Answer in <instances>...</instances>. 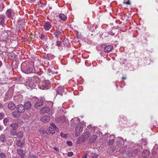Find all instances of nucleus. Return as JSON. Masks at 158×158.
<instances>
[{
  "instance_id": "f257e3e1",
  "label": "nucleus",
  "mask_w": 158,
  "mask_h": 158,
  "mask_svg": "<svg viewBox=\"0 0 158 158\" xmlns=\"http://www.w3.org/2000/svg\"><path fill=\"white\" fill-rule=\"evenodd\" d=\"M26 65L27 64L26 62H23L21 65V68L23 70L24 72L26 73H29L32 72V68L29 67L28 66Z\"/></svg>"
},
{
  "instance_id": "f03ea898",
  "label": "nucleus",
  "mask_w": 158,
  "mask_h": 158,
  "mask_svg": "<svg viewBox=\"0 0 158 158\" xmlns=\"http://www.w3.org/2000/svg\"><path fill=\"white\" fill-rule=\"evenodd\" d=\"M82 129L83 126L82 124L81 123L78 124L75 129L76 135H78L80 133L82 132Z\"/></svg>"
},
{
  "instance_id": "7ed1b4c3",
  "label": "nucleus",
  "mask_w": 158,
  "mask_h": 158,
  "mask_svg": "<svg viewBox=\"0 0 158 158\" xmlns=\"http://www.w3.org/2000/svg\"><path fill=\"white\" fill-rule=\"evenodd\" d=\"M33 99L36 102L34 106L35 108H38L39 107L42 105L43 103L42 100H39L36 97H34Z\"/></svg>"
},
{
  "instance_id": "20e7f679",
  "label": "nucleus",
  "mask_w": 158,
  "mask_h": 158,
  "mask_svg": "<svg viewBox=\"0 0 158 158\" xmlns=\"http://www.w3.org/2000/svg\"><path fill=\"white\" fill-rule=\"evenodd\" d=\"M17 110L19 113H23L25 112V108L24 106L22 104H20L18 106Z\"/></svg>"
},
{
  "instance_id": "39448f33",
  "label": "nucleus",
  "mask_w": 158,
  "mask_h": 158,
  "mask_svg": "<svg viewBox=\"0 0 158 158\" xmlns=\"http://www.w3.org/2000/svg\"><path fill=\"white\" fill-rule=\"evenodd\" d=\"M65 90H66V89H64L63 87H59L56 90V93L57 94H60L62 95L63 93L64 92Z\"/></svg>"
},
{
  "instance_id": "423d86ee",
  "label": "nucleus",
  "mask_w": 158,
  "mask_h": 158,
  "mask_svg": "<svg viewBox=\"0 0 158 158\" xmlns=\"http://www.w3.org/2000/svg\"><path fill=\"white\" fill-rule=\"evenodd\" d=\"M51 23L48 22H46L44 23V28L46 31H48L51 28Z\"/></svg>"
},
{
  "instance_id": "0eeeda50",
  "label": "nucleus",
  "mask_w": 158,
  "mask_h": 158,
  "mask_svg": "<svg viewBox=\"0 0 158 158\" xmlns=\"http://www.w3.org/2000/svg\"><path fill=\"white\" fill-rule=\"evenodd\" d=\"M40 120L43 122H48L50 120V117L48 116H45L40 118Z\"/></svg>"
},
{
  "instance_id": "6e6552de",
  "label": "nucleus",
  "mask_w": 158,
  "mask_h": 158,
  "mask_svg": "<svg viewBox=\"0 0 158 158\" xmlns=\"http://www.w3.org/2000/svg\"><path fill=\"white\" fill-rule=\"evenodd\" d=\"M49 108L48 107H45L42 108L40 110V113L41 114L48 113L49 111Z\"/></svg>"
},
{
  "instance_id": "1a4fd4ad",
  "label": "nucleus",
  "mask_w": 158,
  "mask_h": 158,
  "mask_svg": "<svg viewBox=\"0 0 158 158\" xmlns=\"http://www.w3.org/2000/svg\"><path fill=\"white\" fill-rule=\"evenodd\" d=\"M113 48V46L111 45H109L106 46L104 48V51L106 52H111Z\"/></svg>"
},
{
  "instance_id": "9d476101",
  "label": "nucleus",
  "mask_w": 158,
  "mask_h": 158,
  "mask_svg": "<svg viewBox=\"0 0 158 158\" xmlns=\"http://www.w3.org/2000/svg\"><path fill=\"white\" fill-rule=\"evenodd\" d=\"M24 107L26 110L30 109L31 106V104L29 101L26 102L24 104Z\"/></svg>"
},
{
  "instance_id": "9b49d317",
  "label": "nucleus",
  "mask_w": 158,
  "mask_h": 158,
  "mask_svg": "<svg viewBox=\"0 0 158 158\" xmlns=\"http://www.w3.org/2000/svg\"><path fill=\"white\" fill-rule=\"evenodd\" d=\"M12 114L13 117L15 118H19L20 116V113H19L18 110L13 112L12 113Z\"/></svg>"
},
{
  "instance_id": "f8f14e48",
  "label": "nucleus",
  "mask_w": 158,
  "mask_h": 158,
  "mask_svg": "<svg viewBox=\"0 0 158 158\" xmlns=\"http://www.w3.org/2000/svg\"><path fill=\"white\" fill-rule=\"evenodd\" d=\"M61 31H60L58 29H56L54 33L56 37L58 38L59 36L62 35Z\"/></svg>"
},
{
  "instance_id": "ddd939ff",
  "label": "nucleus",
  "mask_w": 158,
  "mask_h": 158,
  "mask_svg": "<svg viewBox=\"0 0 158 158\" xmlns=\"http://www.w3.org/2000/svg\"><path fill=\"white\" fill-rule=\"evenodd\" d=\"M49 82L47 81H45L40 83V85H42L44 87H46L48 86L49 85Z\"/></svg>"
},
{
  "instance_id": "4468645a",
  "label": "nucleus",
  "mask_w": 158,
  "mask_h": 158,
  "mask_svg": "<svg viewBox=\"0 0 158 158\" xmlns=\"http://www.w3.org/2000/svg\"><path fill=\"white\" fill-rule=\"evenodd\" d=\"M17 152L18 154L21 156V157L23 158L24 157V153L23 151L21 149H18L17 150Z\"/></svg>"
},
{
  "instance_id": "2eb2a0df",
  "label": "nucleus",
  "mask_w": 158,
  "mask_h": 158,
  "mask_svg": "<svg viewBox=\"0 0 158 158\" xmlns=\"http://www.w3.org/2000/svg\"><path fill=\"white\" fill-rule=\"evenodd\" d=\"M5 16L2 15H0V25L3 26L4 24Z\"/></svg>"
},
{
  "instance_id": "dca6fc26",
  "label": "nucleus",
  "mask_w": 158,
  "mask_h": 158,
  "mask_svg": "<svg viewBox=\"0 0 158 158\" xmlns=\"http://www.w3.org/2000/svg\"><path fill=\"white\" fill-rule=\"evenodd\" d=\"M97 138V136L96 135H92L89 140L90 143H93L95 141Z\"/></svg>"
},
{
  "instance_id": "f3484780",
  "label": "nucleus",
  "mask_w": 158,
  "mask_h": 158,
  "mask_svg": "<svg viewBox=\"0 0 158 158\" xmlns=\"http://www.w3.org/2000/svg\"><path fill=\"white\" fill-rule=\"evenodd\" d=\"M75 121H76V123L79 122L80 121V119L78 118H76L72 119L71 121V124L72 126L74 125L76 123V122H74Z\"/></svg>"
},
{
  "instance_id": "a211bd4d",
  "label": "nucleus",
  "mask_w": 158,
  "mask_h": 158,
  "mask_svg": "<svg viewBox=\"0 0 158 158\" xmlns=\"http://www.w3.org/2000/svg\"><path fill=\"white\" fill-rule=\"evenodd\" d=\"M18 125L17 123L13 124L10 125V129L11 131L13 130H16L18 127Z\"/></svg>"
},
{
  "instance_id": "6ab92c4d",
  "label": "nucleus",
  "mask_w": 158,
  "mask_h": 158,
  "mask_svg": "<svg viewBox=\"0 0 158 158\" xmlns=\"http://www.w3.org/2000/svg\"><path fill=\"white\" fill-rule=\"evenodd\" d=\"M59 18L64 21H65L67 19L66 16L63 14H60L59 15Z\"/></svg>"
},
{
  "instance_id": "aec40b11",
  "label": "nucleus",
  "mask_w": 158,
  "mask_h": 158,
  "mask_svg": "<svg viewBox=\"0 0 158 158\" xmlns=\"http://www.w3.org/2000/svg\"><path fill=\"white\" fill-rule=\"evenodd\" d=\"M39 132L43 136H46L47 135V132L45 130L42 129H40Z\"/></svg>"
},
{
  "instance_id": "412c9836",
  "label": "nucleus",
  "mask_w": 158,
  "mask_h": 158,
  "mask_svg": "<svg viewBox=\"0 0 158 158\" xmlns=\"http://www.w3.org/2000/svg\"><path fill=\"white\" fill-rule=\"evenodd\" d=\"M27 84L28 86L31 88H34L35 87V85L32 81L28 82V84L27 83Z\"/></svg>"
},
{
  "instance_id": "4be33fe9",
  "label": "nucleus",
  "mask_w": 158,
  "mask_h": 158,
  "mask_svg": "<svg viewBox=\"0 0 158 158\" xmlns=\"http://www.w3.org/2000/svg\"><path fill=\"white\" fill-rule=\"evenodd\" d=\"M15 13L13 10L10 9V18L12 19H15Z\"/></svg>"
},
{
  "instance_id": "5701e85b",
  "label": "nucleus",
  "mask_w": 158,
  "mask_h": 158,
  "mask_svg": "<svg viewBox=\"0 0 158 158\" xmlns=\"http://www.w3.org/2000/svg\"><path fill=\"white\" fill-rule=\"evenodd\" d=\"M56 121L59 123H62L64 121V118L63 117H58L56 119Z\"/></svg>"
},
{
  "instance_id": "b1692460",
  "label": "nucleus",
  "mask_w": 158,
  "mask_h": 158,
  "mask_svg": "<svg viewBox=\"0 0 158 158\" xmlns=\"http://www.w3.org/2000/svg\"><path fill=\"white\" fill-rule=\"evenodd\" d=\"M11 134L13 135H15V134H14L13 133H12ZM16 135H17V136L19 138H21L23 136V132H18L16 134Z\"/></svg>"
},
{
  "instance_id": "393cba45",
  "label": "nucleus",
  "mask_w": 158,
  "mask_h": 158,
  "mask_svg": "<svg viewBox=\"0 0 158 158\" xmlns=\"http://www.w3.org/2000/svg\"><path fill=\"white\" fill-rule=\"evenodd\" d=\"M3 122L4 125L6 126L8 125L9 123V119L7 118H5L3 120Z\"/></svg>"
},
{
  "instance_id": "a878e982",
  "label": "nucleus",
  "mask_w": 158,
  "mask_h": 158,
  "mask_svg": "<svg viewBox=\"0 0 158 158\" xmlns=\"http://www.w3.org/2000/svg\"><path fill=\"white\" fill-rule=\"evenodd\" d=\"M63 44L64 46L67 47L69 45V41L67 39L65 40L63 42Z\"/></svg>"
},
{
  "instance_id": "bb28decb",
  "label": "nucleus",
  "mask_w": 158,
  "mask_h": 158,
  "mask_svg": "<svg viewBox=\"0 0 158 158\" xmlns=\"http://www.w3.org/2000/svg\"><path fill=\"white\" fill-rule=\"evenodd\" d=\"M49 131L50 133L52 134H54L55 133L54 128L52 127H49Z\"/></svg>"
},
{
  "instance_id": "cd10ccee",
  "label": "nucleus",
  "mask_w": 158,
  "mask_h": 158,
  "mask_svg": "<svg viewBox=\"0 0 158 158\" xmlns=\"http://www.w3.org/2000/svg\"><path fill=\"white\" fill-rule=\"evenodd\" d=\"M98 155L96 153H92L91 155V158H98Z\"/></svg>"
},
{
  "instance_id": "c85d7f7f",
  "label": "nucleus",
  "mask_w": 158,
  "mask_h": 158,
  "mask_svg": "<svg viewBox=\"0 0 158 158\" xmlns=\"http://www.w3.org/2000/svg\"><path fill=\"white\" fill-rule=\"evenodd\" d=\"M114 140L113 139H110L109 140V141L108 142L107 144L109 145H112L114 142Z\"/></svg>"
},
{
  "instance_id": "c756f323",
  "label": "nucleus",
  "mask_w": 158,
  "mask_h": 158,
  "mask_svg": "<svg viewBox=\"0 0 158 158\" xmlns=\"http://www.w3.org/2000/svg\"><path fill=\"white\" fill-rule=\"evenodd\" d=\"M15 108V105L14 103L10 102V110H13Z\"/></svg>"
},
{
  "instance_id": "7c9ffc66",
  "label": "nucleus",
  "mask_w": 158,
  "mask_h": 158,
  "mask_svg": "<svg viewBox=\"0 0 158 158\" xmlns=\"http://www.w3.org/2000/svg\"><path fill=\"white\" fill-rule=\"evenodd\" d=\"M0 140L2 142H5L6 140V138L4 135H1L0 137Z\"/></svg>"
},
{
  "instance_id": "2f4dec72",
  "label": "nucleus",
  "mask_w": 158,
  "mask_h": 158,
  "mask_svg": "<svg viewBox=\"0 0 158 158\" xmlns=\"http://www.w3.org/2000/svg\"><path fill=\"white\" fill-rule=\"evenodd\" d=\"M16 144L17 146L20 147L22 145V143L21 141L19 140L17 141Z\"/></svg>"
},
{
  "instance_id": "473e14b6",
  "label": "nucleus",
  "mask_w": 158,
  "mask_h": 158,
  "mask_svg": "<svg viewBox=\"0 0 158 158\" xmlns=\"http://www.w3.org/2000/svg\"><path fill=\"white\" fill-rule=\"evenodd\" d=\"M61 44H62V42L59 40H57L56 42V45H57V46H60L61 45Z\"/></svg>"
},
{
  "instance_id": "72a5a7b5",
  "label": "nucleus",
  "mask_w": 158,
  "mask_h": 158,
  "mask_svg": "<svg viewBox=\"0 0 158 158\" xmlns=\"http://www.w3.org/2000/svg\"><path fill=\"white\" fill-rule=\"evenodd\" d=\"M6 15L9 17H10V10L9 9H8L6 11Z\"/></svg>"
},
{
  "instance_id": "f704fd0d",
  "label": "nucleus",
  "mask_w": 158,
  "mask_h": 158,
  "mask_svg": "<svg viewBox=\"0 0 158 158\" xmlns=\"http://www.w3.org/2000/svg\"><path fill=\"white\" fill-rule=\"evenodd\" d=\"M10 56H11V59H12L15 58L16 55L13 53H10Z\"/></svg>"
},
{
  "instance_id": "c9c22d12",
  "label": "nucleus",
  "mask_w": 158,
  "mask_h": 158,
  "mask_svg": "<svg viewBox=\"0 0 158 158\" xmlns=\"http://www.w3.org/2000/svg\"><path fill=\"white\" fill-rule=\"evenodd\" d=\"M51 126L53 128H54L56 130H57L58 129L57 128V127H56V125L53 123H52L51 124Z\"/></svg>"
},
{
  "instance_id": "e433bc0d",
  "label": "nucleus",
  "mask_w": 158,
  "mask_h": 158,
  "mask_svg": "<svg viewBox=\"0 0 158 158\" xmlns=\"http://www.w3.org/2000/svg\"><path fill=\"white\" fill-rule=\"evenodd\" d=\"M0 156L1 158H6V156L5 154L3 153H1L0 154Z\"/></svg>"
},
{
  "instance_id": "4c0bfd02",
  "label": "nucleus",
  "mask_w": 158,
  "mask_h": 158,
  "mask_svg": "<svg viewBox=\"0 0 158 158\" xmlns=\"http://www.w3.org/2000/svg\"><path fill=\"white\" fill-rule=\"evenodd\" d=\"M123 3L124 4H126L128 5H130L131 4V2L129 0H128L126 2H123Z\"/></svg>"
},
{
  "instance_id": "58836bf2",
  "label": "nucleus",
  "mask_w": 158,
  "mask_h": 158,
  "mask_svg": "<svg viewBox=\"0 0 158 158\" xmlns=\"http://www.w3.org/2000/svg\"><path fill=\"white\" fill-rule=\"evenodd\" d=\"M73 153L72 152H69L68 153L67 155L69 157H71L73 155Z\"/></svg>"
},
{
  "instance_id": "ea45409f",
  "label": "nucleus",
  "mask_w": 158,
  "mask_h": 158,
  "mask_svg": "<svg viewBox=\"0 0 158 158\" xmlns=\"http://www.w3.org/2000/svg\"><path fill=\"white\" fill-rule=\"evenodd\" d=\"M4 117V115L3 113H0V119H2Z\"/></svg>"
},
{
  "instance_id": "a19ab883",
  "label": "nucleus",
  "mask_w": 158,
  "mask_h": 158,
  "mask_svg": "<svg viewBox=\"0 0 158 158\" xmlns=\"http://www.w3.org/2000/svg\"><path fill=\"white\" fill-rule=\"evenodd\" d=\"M61 136L64 138H67V135L66 134H64V133H61Z\"/></svg>"
},
{
  "instance_id": "79ce46f5",
  "label": "nucleus",
  "mask_w": 158,
  "mask_h": 158,
  "mask_svg": "<svg viewBox=\"0 0 158 158\" xmlns=\"http://www.w3.org/2000/svg\"><path fill=\"white\" fill-rule=\"evenodd\" d=\"M85 136H86L87 135L88 136L87 137L88 138L90 136V134L89 132H86L85 133Z\"/></svg>"
},
{
  "instance_id": "37998d69",
  "label": "nucleus",
  "mask_w": 158,
  "mask_h": 158,
  "mask_svg": "<svg viewBox=\"0 0 158 158\" xmlns=\"http://www.w3.org/2000/svg\"><path fill=\"white\" fill-rule=\"evenodd\" d=\"M67 144L69 146H71L72 144V143L71 141H69L67 142Z\"/></svg>"
},
{
  "instance_id": "c03bdc74",
  "label": "nucleus",
  "mask_w": 158,
  "mask_h": 158,
  "mask_svg": "<svg viewBox=\"0 0 158 158\" xmlns=\"http://www.w3.org/2000/svg\"><path fill=\"white\" fill-rule=\"evenodd\" d=\"M30 158H36L35 156L32 154H31L30 155Z\"/></svg>"
},
{
  "instance_id": "a18cd8bd",
  "label": "nucleus",
  "mask_w": 158,
  "mask_h": 158,
  "mask_svg": "<svg viewBox=\"0 0 158 158\" xmlns=\"http://www.w3.org/2000/svg\"><path fill=\"white\" fill-rule=\"evenodd\" d=\"M53 149H54V150H56V151H59V149L56 147H54L53 148Z\"/></svg>"
},
{
  "instance_id": "49530a36",
  "label": "nucleus",
  "mask_w": 158,
  "mask_h": 158,
  "mask_svg": "<svg viewBox=\"0 0 158 158\" xmlns=\"http://www.w3.org/2000/svg\"><path fill=\"white\" fill-rule=\"evenodd\" d=\"M35 0H28V2L30 3L34 2Z\"/></svg>"
},
{
  "instance_id": "de8ad7c7",
  "label": "nucleus",
  "mask_w": 158,
  "mask_h": 158,
  "mask_svg": "<svg viewBox=\"0 0 158 158\" xmlns=\"http://www.w3.org/2000/svg\"><path fill=\"white\" fill-rule=\"evenodd\" d=\"M81 158H87V154H85Z\"/></svg>"
},
{
  "instance_id": "09e8293b",
  "label": "nucleus",
  "mask_w": 158,
  "mask_h": 158,
  "mask_svg": "<svg viewBox=\"0 0 158 158\" xmlns=\"http://www.w3.org/2000/svg\"><path fill=\"white\" fill-rule=\"evenodd\" d=\"M45 37V36L43 35H41L40 36V38L42 39L44 38Z\"/></svg>"
},
{
  "instance_id": "8fccbe9b",
  "label": "nucleus",
  "mask_w": 158,
  "mask_h": 158,
  "mask_svg": "<svg viewBox=\"0 0 158 158\" xmlns=\"http://www.w3.org/2000/svg\"><path fill=\"white\" fill-rule=\"evenodd\" d=\"M147 152L148 153H148H149L148 151L147 150H144V151L143 152V153H144V152Z\"/></svg>"
},
{
  "instance_id": "3c124183",
  "label": "nucleus",
  "mask_w": 158,
  "mask_h": 158,
  "mask_svg": "<svg viewBox=\"0 0 158 158\" xmlns=\"http://www.w3.org/2000/svg\"><path fill=\"white\" fill-rule=\"evenodd\" d=\"M2 65V62L0 60V67H1Z\"/></svg>"
},
{
  "instance_id": "603ef678",
  "label": "nucleus",
  "mask_w": 158,
  "mask_h": 158,
  "mask_svg": "<svg viewBox=\"0 0 158 158\" xmlns=\"http://www.w3.org/2000/svg\"><path fill=\"white\" fill-rule=\"evenodd\" d=\"M119 138L120 139H121L123 141L124 140V139L123 138H122L121 137H119Z\"/></svg>"
},
{
  "instance_id": "864d4df0",
  "label": "nucleus",
  "mask_w": 158,
  "mask_h": 158,
  "mask_svg": "<svg viewBox=\"0 0 158 158\" xmlns=\"http://www.w3.org/2000/svg\"><path fill=\"white\" fill-rule=\"evenodd\" d=\"M16 46H17V45H15V46H12V48H15Z\"/></svg>"
},
{
  "instance_id": "5fc2aeb1",
  "label": "nucleus",
  "mask_w": 158,
  "mask_h": 158,
  "mask_svg": "<svg viewBox=\"0 0 158 158\" xmlns=\"http://www.w3.org/2000/svg\"><path fill=\"white\" fill-rule=\"evenodd\" d=\"M122 79H123V80H124V79H126V77H123L122 78Z\"/></svg>"
},
{
  "instance_id": "6e6d98bb",
  "label": "nucleus",
  "mask_w": 158,
  "mask_h": 158,
  "mask_svg": "<svg viewBox=\"0 0 158 158\" xmlns=\"http://www.w3.org/2000/svg\"><path fill=\"white\" fill-rule=\"evenodd\" d=\"M8 108L9 109H10V108L9 107V104H8Z\"/></svg>"
},
{
  "instance_id": "4d7b16f0",
  "label": "nucleus",
  "mask_w": 158,
  "mask_h": 158,
  "mask_svg": "<svg viewBox=\"0 0 158 158\" xmlns=\"http://www.w3.org/2000/svg\"><path fill=\"white\" fill-rule=\"evenodd\" d=\"M13 131V130L12 131H10V134H11V133H12Z\"/></svg>"
},
{
  "instance_id": "13d9d810",
  "label": "nucleus",
  "mask_w": 158,
  "mask_h": 158,
  "mask_svg": "<svg viewBox=\"0 0 158 158\" xmlns=\"http://www.w3.org/2000/svg\"><path fill=\"white\" fill-rule=\"evenodd\" d=\"M13 42H14V41L13 40Z\"/></svg>"
}]
</instances>
